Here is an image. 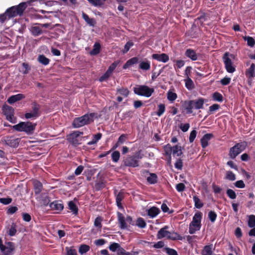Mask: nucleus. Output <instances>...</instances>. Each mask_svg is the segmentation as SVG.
I'll return each mask as SVG.
<instances>
[{
  "instance_id": "7ed1b4c3",
  "label": "nucleus",
  "mask_w": 255,
  "mask_h": 255,
  "mask_svg": "<svg viewBox=\"0 0 255 255\" xmlns=\"http://www.w3.org/2000/svg\"><path fill=\"white\" fill-rule=\"evenodd\" d=\"M36 124L30 122H20L18 124L12 126V128L19 132H24L27 134L33 133L35 129Z\"/></svg>"
},
{
  "instance_id": "f257e3e1",
  "label": "nucleus",
  "mask_w": 255,
  "mask_h": 255,
  "mask_svg": "<svg viewBox=\"0 0 255 255\" xmlns=\"http://www.w3.org/2000/svg\"><path fill=\"white\" fill-rule=\"evenodd\" d=\"M96 116L94 113L85 114L80 117L74 119L73 122V126L75 128H79L86 125H88L93 122Z\"/></svg>"
},
{
  "instance_id": "f03ea898",
  "label": "nucleus",
  "mask_w": 255,
  "mask_h": 255,
  "mask_svg": "<svg viewBox=\"0 0 255 255\" xmlns=\"http://www.w3.org/2000/svg\"><path fill=\"white\" fill-rule=\"evenodd\" d=\"M203 214L200 211H197L193 217L192 221L189 225V233L193 234L198 231L201 228V220Z\"/></svg>"
},
{
  "instance_id": "680f3d73",
  "label": "nucleus",
  "mask_w": 255,
  "mask_h": 255,
  "mask_svg": "<svg viewBox=\"0 0 255 255\" xmlns=\"http://www.w3.org/2000/svg\"><path fill=\"white\" fill-rule=\"evenodd\" d=\"M174 166L175 168L178 170H181L183 167L182 160L180 158L177 159L175 163Z\"/></svg>"
},
{
  "instance_id": "4468645a",
  "label": "nucleus",
  "mask_w": 255,
  "mask_h": 255,
  "mask_svg": "<svg viewBox=\"0 0 255 255\" xmlns=\"http://www.w3.org/2000/svg\"><path fill=\"white\" fill-rule=\"evenodd\" d=\"M152 59L159 62L166 63L168 61L169 56L165 53L153 54L152 55Z\"/></svg>"
},
{
  "instance_id": "6e6552de",
  "label": "nucleus",
  "mask_w": 255,
  "mask_h": 255,
  "mask_svg": "<svg viewBox=\"0 0 255 255\" xmlns=\"http://www.w3.org/2000/svg\"><path fill=\"white\" fill-rule=\"evenodd\" d=\"M246 145L247 143L245 142L236 144L230 149L229 153L230 157L232 159H235L237 155L245 150Z\"/></svg>"
},
{
  "instance_id": "c85d7f7f",
  "label": "nucleus",
  "mask_w": 255,
  "mask_h": 255,
  "mask_svg": "<svg viewBox=\"0 0 255 255\" xmlns=\"http://www.w3.org/2000/svg\"><path fill=\"white\" fill-rule=\"evenodd\" d=\"M101 50V45L99 42H95L93 49L90 52L91 55H96L99 53Z\"/></svg>"
},
{
  "instance_id": "49530a36",
  "label": "nucleus",
  "mask_w": 255,
  "mask_h": 255,
  "mask_svg": "<svg viewBox=\"0 0 255 255\" xmlns=\"http://www.w3.org/2000/svg\"><path fill=\"white\" fill-rule=\"evenodd\" d=\"M120 245L117 243H112L109 247V250L112 252H118Z\"/></svg>"
},
{
  "instance_id": "6ab92c4d",
  "label": "nucleus",
  "mask_w": 255,
  "mask_h": 255,
  "mask_svg": "<svg viewBox=\"0 0 255 255\" xmlns=\"http://www.w3.org/2000/svg\"><path fill=\"white\" fill-rule=\"evenodd\" d=\"M38 201L44 206H47L49 204L50 200L46 193H42L38 197Z\"/></svg>"
},
{
  "instance_id": "20e7f679",
  "label": "nucleus",
  "mask_w": 255,
  "mask_h": 255,
  "mask_svg": "<svg viewBox=\"0 0 255 255\" xmlns=\"http://www.w3.org/2000/svg\"><path fill=\"white\" fill-rule=\"evenodd\" d=\"M143 157L141 150H139L133 155L128 156L124 160V165L130 167H136L139 166V160Z\"/></svg>"
},
{
  "instance_id": "603ef678",
  "label": "nucleus",
  "mask_w": 255,
  "mask_h": 255,
  "mask_svg": "<svg viewBox=\"0 0 255 255\" xmlns=\"http://www.w3.org/2000/svg\"><path fill=\"white\" fill-rule=\"evenodd\" d=\"M226 193L227 196L231 199H235L236 198L237 194L236 192L231 189H228L227 190Z\"/></svg>"
},
{
  "instance_id": "bf43d9fd",
  "label": "nucleus",
  "mask_w": 255,
  "mask_h": 255,
  "mask_svg": "<svg viewBox=\"0 0 255 255\" xmlns=\"http://www.w3.org/2000/svg\"><path fill=\"white\" fill-rule=\"evenodd\" d=\"M39 110V106L36 103H33L32 104L31 112L34 113L35 115H36L38 117Z\"/></svg>"
},
{
  "instance_id": "338daca9",
  "label": "nucleus",
  "mask_w": 255,
  "mask_h": 255,
  "mask_svg": "<svg viewBox=\"0 0 255 255\" xmlns=\"http://www.w3.org/2000/svg\"><path fill=\"white\" fill-rule=\"evenodd\" d=\"M119 62L118 61H115L113 62L108 68V71H109L110 72H111L112 74L114 70L116 69V68L118 65Z\"/></svg>"
},
{
  "instance_id": "f3484780",
  "label": "nucleus",
  "mask_w": 255,
  "mask_h": 255,
  "mask_svg": "<svg viewBox=\"0 0 255 255\" xmlns=\"http://www.w3.org/2000/svg\"><path fill=\"white\" fill-rule=\"evenodd\" d=\"M213 137L212 133H206L203 135L201 139V146L203 148H206L208 145V142Z\"/></svg>"
},
{
  "instance_id": "c03bdc74",
  "label": "nucleus",
  "mask_w": 255,
  "mask_h": 255,
  "mask_svg": "<svg viewBox=\"0 0 255 255\" xmlns=\"http://www.w3.org/2000/svg\"><path fill=\"white\" fill-rule=\"evenodd\" d=\"M82 17L85 20V21L90 26L94 25L95 21L93 19L90 18L87 14L83 12Z\"/></svg>"
},
{
  "instance_id": "a878e982",
  "label": "nucleus",
  "mask_w": 255,
  "mask_h": 255,
  "mask_svg": "<svg viewBox=\"0 0 255 255\" xmlns=\"http://www.w3.org/2000/svg\"><path fill=\"white\" fill-rule=\"evenodd\" d=\"M160 213V210L156 207H152L148 210L147 214L151 218H155Z\"/></svg>"
},
{
  "instance_id": "423d86ee",
  "label": "nucleus",
  "mask_w": 255,
  "mask_h": 255,
  "mask_svg": "<svg viewBox=\"0 0 255 255\" xmlns=\"http://www.w3.org/2000/svg\"><path fill=\"white\" fill-rule=\"evenodd\" d=\"M26 7L25 2H21L16 6H11L6 9V13L8 18L13 17L17 15H21L22 14L24 10Z\"/></svg>"
},
{
  "instance_id": "bb28decb",
  "label": "nucleus",
  "mask_w": 255,
  "mask_h": 255,
  "mask_svg": "<svg viewBox=\"0 0 255 255\" xmlns=\"http://www.w3.org/2000/svg\"><path fill=\"white\" fill-rule=\"evenodd\" d=\"M138 62V58L137 57H132L128 60L123 66L124 69H127L129 66L135 64Z\"/></svg>"
},
{
  "instance_id": "5701e85b",
  "label": "nucleus",
  "mask_w": 255,
  "mask_h": 255,
  "mask_svg": "<svg viewBox=\"0 0 255 255\" xmlns=\"http://www.w3.org/2000/svg\"><path fill=\"white\" fill-rule=\"evenodd\" d=\"M193 106L196 110H199L203 108V105L205 100L203 98H200L197 100H193Z\"/></svg>"
},
{
  "instance_id": "4d7b16f0",
  "label": "nucleus",
  "mask_w": 255,
  "mask_h": 255,
  "mask_svg": "<svg viewBox=\"0 0 255 255\" xmlns=\"http://www.w3.org/2000/svg\"><path fill=\"white\" fill-rule=\"evenodd\" d=\"M111 75L112 73L109 71L107 70L105 74L100 77L99 78V81L101 82L105 81L107 80L111 76Z\"/></svg>"
},
{
  "instance_id": "5fc2aeb1",
  "label": "nucleus",
  "mask_w": 255,
  "mask_h": 255,
  "mask_svg": "<svg viewBox=\"0 0 255 255\" xmlns=\"http://www.w3.org/2000/svg\"><path fill=\"white\" fill-rule=\"evenodd\" d=\"M120 153L118 151H115L112 154V160L114 162H117L120 158Z\"/></svg>"
},
{
  "instance_id": "09e8293b",
  "label": "nucleus",
  "mask_w": 255,
  "mask_h": 255,
  "mask_svg": "<svg viewBox=\"0 0 255 255\" xmlns=\"http://www.w3.org/2000/svg\"><path fill=\"white\" fill-rule=\"evenodd\" d=\"M212 97H213V100L215 101L221 102L223 100V98L222 95L218 92H215L213 94Z\"/></svg>"
},
{
  "instance_id": "c9c22d12",
  "label": "nucleus",
  "mask_w": 255,
  "mask_h": 255,
  "mask_svg": "<svg viewBox=\"0 0 255 255\" xmlns=\"http://www.w3.org/2000/svg\"><path fill=\"white\" fill-rule=\"evenodd\" d=\"M37 60L40 63L45 66L47 65L49 63V59L46 57L44 55H39Z\"/></svg>"
},
{
  "instance_id": "ddd939ff",
  "label": "nucleus",
  "mask_w": 255,
  "mask_h": 255,
  "mask_svg": "<svg viewBox=\"0 0 255 255\" xmlns=\"http://www.w3.org/2000/svg\"><path fill=\"white\" fill-rule=\"evenodd\" d=\"M4 141L7 145L12 147H16L19 144L20 139L13 136L7 137L4 139Z\"/></svg>"
},
{
  "instance_id": "a18cd8bd",
  "label": "nucleus",
  "mask_w": 255,
  "mask_h": 255,
  "mask_svg": "<svg viewBox=\"0 0 255 255\" xmlns=\"http://www.w3.org/2000/svg\"><path fill=\"white\" fill-rule=\"evenodd\" d=\"M248 224L250 228H254L255 227V215H251L249 216Z\"/></svg>"
},
{
  "instance_id": "e433bc0d",
  "label": "nucleus",
  "mask_w": 255,
  "mask_h": 255,
  "mask_svg": "<svg viewBox=\"0 0 255 255\" xmlns=\"http://www.w3.org/2000/svg\"><path fill=\"white\" fill-rule=\"evenodd\" d=\"M134 225L137 226L139 228L143 229L146 226V223L143 218L139 217L137 218L136 223Z\"/></svg>"
},
{
  "instance_id": "052dcab7",
  "label": "nucleus",
  "mask_w": 255,
  "mask_h": 255,
  "mask_svg": "<svg viewBox=\"0 0 255 255\" xmlns=\"http://www.w3.org/2000/svg\"><path fill=\"white\" fill-rule=\"evenodd\" d=\"M133 113V112L131 110L124 112L122 114V119L125 120L127 118H130L132 117Z\"/></svg>"
},
{
  "instance_id": "dca6fc26",
  "label": "nucleus",
  "mask_w": 255,
  "mask_h": 255,
  "mask_svg": "<svg viewBox=\"0 0 255 255\" xmlns=\"http://www.w3.org/2000/svg\"><path fill=\"white\" fill-rule=\"evenodd\" d=\"M49 207L52 210H55L57 212L62 211L64 208L63 204L59 201H54L50 203Z\"/></svg>"
},
{
  "instance_id": "f704fd0d",
  "label": "nucleus",
  "mask_w": 255,
  "mask_h": 255,
  "mask_svg": "<svg viewBox=\"0 0 255 255\" xmlns=\"http://www.w3.org/2000/svg\"><path fill=\"white\" fill-rule=\"evenodd\" d=\"M129 93V92L127 88H121L117 89V94H119L125 98L128 96Z\"/></svg>"
},
{
  "instance_id": "a211bd4d",
  "label": "nucleus",
  "mask_w": 255,
  "mask_h": 255,
  "mask_svg": "<svg viewBox=\"0 0 255 255\" xmlns=\"http://www.w3.org/2000/svg\"><path fill=\"white\" fill-rule=\"evenodd\" d=\"M25 98V96L22 94H18L9 97L7 99V102L10 104H12L17 101H20Z\"/></svg>"
},
{
  "instance_id": "13d9d810",
  "label": "nucleus",
  "mask_w": 255,
  "mask_h": 255,
  "mask_svg": "<svg viewBox=\"0 0 255 255\" xmlns=\"http://www.w3.org/2000/svg\"><path fill=\"white\" fill-rule=\"evenodd\" d=\"M117 255H131L129 252L126 251L123 247L120 245L118 252Z\"/></svg>"
},
{
  "instance_id": "412c9836",
  "label": "nucleus",
  "mask_w": 255,
  "mask_h": 255,
  "mask_svg": "<svg viewBox=\"0 0 255 255\" xmlns=\"http://www.w3.org/2000/svg\"><path fill=\"white\" fill-rule=\"evenodd\" d=\"M246 75L249 79H252L255 77V64L252 63L251 66L247 69Z\"/></svg>"
},
{
  "instance_id": "79ce46f5",
  "label": "nucleus",
  "mask_w": 255,
  "mask_h": 255,
  "mask_svg": "<svg viewBox=\"0 0 255 255\" xmlns=\"http://www.w3.org/2000/svg\"><path fill=\"white\" fill-rule=\"evenodd\" d=\"M225 179L229 181H233L236 179L235 174L231 171L226 172Z\"/></svg>"
},
{
  "instance_id": "e2e57ef3",
  "label": "nucleus",
  "mask_w": 255,
  "mask_h": 255,
  "mask_svg": "<svg viewBox=\"0 0 255 255\" xmlns=\"http://www.w3.org/2000/svg\"><path fill=\"white\" fill-rule=\"evenodd\" d=\"M12 199L10 197L0 198V203L3 205H8L11 203Z\"/></svg>"
},
{
  "instance_id": "9d476101",
  "label": "nucleus",
  "mask_w": 255,
  "mask_h": 255,
  "mask_svg": "<svg viewBox=\"0 0 255 255\" xmlns=\"http://www.w3.org/2000/svg\"><path fill=\"white\" fill-rule=\"evenodd\" d=\"M2 110L8 121L12 123L16 122V118L14 116V109L13 108L9 106H4L3 107Z\"/></svg>"
},
{
  "instance_id": "37998d69",
  "label": "nucleus",
  "mask_w": 255,
  "mask_h": 255,
  "mask_svg": "<svg viewBox=\"0 0 255 255\" xmlns=\"http://www.w3.org/2000/svg\"><path fill=\"white\" fill-rule=\"evenodd\" d=\"M177 97V96L175 93L169 91L167 93V98L170 102L174 101Z\"/></svg>"
},
{
  "instance_id": "2eb2a0df",
  "label": "nucleus",
  "mask_w": 255,
  "mask_h": 255,
  "mask_svg": "<svg viewBox=\"0 0 255 255\" xmlns=\"http://www.w3.org/2000/svg\"><path fill=\"white\" fill-rule=\"evenodd\" d=\"M118 222L119 227L121 229H126L128 228V226L126 223V220L125 216L120 212L117 213Z\"/></svg>"
},
{
  "instance_id": "69168bd1",
  "label": "nucleus",
  "mask_w": 255,
  "mask_h": 255,
  "mask_svg": "<svg viewBox=\"0 0 255 255\" xmlns=\"http://www.w3.org/2000/svg\"><path fill=\"white\" fill-rule=\"evenodd\" d=\"M190 128V124L189 123H186L184 124H181L179 126V128L183 132H186Z\"/></svg>"
},
{
  "instance_id": "a19ab883",
  "label": "nucleus",
  "mask_w": 255,
  "mask_h": 255,
  "mask_svg": "<svg viewBox=\"0 0 255 255\" xmlns=\"http://www.w3.org/2000/svg\"><path fill=\"white\" fill-rule=\"evenodd\" d=\"M157 178V175L155 173H150L147 178V181L149 183L152 184L156 183Z\"/></svg>"
},
{
  "instance_id": "39448f33",
  "label": "nucleus",
  "mask_w": 255,
  "mask_h": 255,
  "mask_svg": "<svg viewBox=\"0 0 255 255\" xmlns=\"http://www.w3.org/2000/svg\"><path fill=\"white\" fill-rule=\"evenodd\" d=\"M133 90L135 94L146 98L151 97L154 92V88H150L145 85H136L133 88Z\"/></svg>"
},
{
  "instance_id": "9b49d317",
  "label": "nucleus",
  "mask_w": 255,
  "mask_h": 255,
  "mask_svg": "<svg viewBox=\"0 0 255 255\" xmlns=\"http://www.w3.org/2000/svg\"><path fill=\"white\" fill-rule=\"evenodd\" d=\"M193 100H185L182 101V110L183 112H185L187 114H191L193 113Z\"/></svg>"
},
{
  "instance_id": "4c0bfd02",
  "label": "nucleus",
  "mask_w": 255,
  "mask_h": 255,
  "mask_svg": "<svg viewBox=\"0 0 255 255\" xmlns=\"http://www.w3.org/2000/svg\"><path fill=\"white\" fill-rule=\"evenodd\" d=\"M163 149L164 151V154L167 156H171L172 153V146L170 144H167L163 146Z\"/></svg>"
},
{
  "instance_id": "0e129e2a",
  "label": "nucleus",
  "mask_w": 255,
  "mask_h": 255,
  "mask_svg": "<svg viewBox=\"0 0 255 255\" xmlns=\"http://www.w3.org/2000/svg\"><path fill=\"white\" fill-rule=\"evenodd\" d=\"M196 135H197V131L196 130H195V129L192 130L190 132L189 138V142L190 143H192L194 141L195 138L196 137Z\"/></svg>"
},
{
  "instance_id": "774afa93",
  "label": "nucleus",
  "mask_w": 255,
  "mask_h": 255,
  "mask_svg": "<svg viewBox=\"0 0 255 255\" xmlns=\"http://www.w3.org/2000/svg\"><path fill=\"white\" fill-rule=\"evenodd\" d=\"M166 252L168 255H178V253L175 250L169 248L165 249Z\"/></svg>"
},
{
  "instance_id": "c756f323",
  "label": "nucleus",
  "mask_w": 255,
  "mask_h": 255,
  "mask_svg": "<svg viewBox=\"0 0 255 255\" xmlns=\"http://www.w3.org/2000/svg\"><path fill=\"white\" fill-rule=\"evenodd\" d=\"M172 154L177 156H180L182 154V147L178 145L172 146Z\"/></svg>"
},
{
  "instance_id": "473e14b6",
  "label": "nucleus",
  "mask_w": 255,
  "mask_h": 255,
  "mask_svg": "<svg viewBox=\"0 0 255 255\" xmlns=\"http://www.w3.org/2000/svg\"><path fill=\"white\" fill-rule=\"evenodd\" d=\"M193 201L195 208L197 209H201L204 205L203 203L201 201L199 198L195 195L193 197Z\"/></svg>"
},
{
  "instance_id": "cd10ccee",
  "label": "nucleus",
  "mask_w": 255,
  "mask_h": 255,
  "mask_svg": "<svg viewBox=\"0 0 255 255\" xmlns=\"http://www.w3.org/2000/svg\"><path fill=\"white\" fill-rule=\"evenodd\" d=\"M212 244L205 246L202 251V255H212Z\"/></svg>"
},
{
  "instance_id": "7c9ffc66",
  "label": "nucleus",
  "mask_w": 255,
  "mask_h": 255,
  "mask_svg": "<svg viewBox=\"0 0 255 255\" xmlns=\"http://www.w3.org/2000/svg\"><path fill=\"white\" fill-rule=\"evenodd\" d=\"M31 32L34 36H38L42 32L40 25H35L31 28Z\"/></svg>"
},
{
  "instance_id": "864d4df0",
  "label": "nucleus",
  "mask_w": 255,
  "mask_h": 255,
  "mask_svg": "<svg viewBox=\"0 0 255 255\" xmlns=\"http://www.w3.org/2000/svg\"><path fill=\"white\" fill-rule=\"evenodd\" d=\"M65 250L66 251L65 255H78L76 250L72 247H66Z\"/></svg>"
},
{
  "instance_id": "8fccbe9b",
  "label": "nucleus",
  "mask_w": 255,
  "mask_h": 255,
  "mask_svg": "<svg viewBox=\"0 0 255 255\" xmlns=\"http://www.w3.org/2000/svg\"><path fill=\"white\" fill-rule=\"evenodd\" d=\"M69 209L73 212L74 214H76L78 212V208L75 204L73 201H70L68 203Z\"/></svg>"
},
{
  "instance_id": "2f4dec72",
  "label": "nucleus",
  "mask_w": 255,
  "mask_h": 255,
  "mask_svg": "<svg viewBox=\"0 0 255 255\" xmlns=\"http://www.w3.org/2000/svg\"><path fill=\"white\" fill-rule=\"evenodd\" d=\"M33 184L35 194L36 195L39 194L42 188V184L38 181H35Z\"/></svg>"
},
{
  "instance_id": "393cba45",
  "label": "nucleus",
  "mask_w": 255,
  "mask_h": 255,
  "mask_svg": "<svg viewBox=\"0 0 255 255\" xmlns=\"http://www.w3.org/2000/svg\"><path fill=\"white\" fill-rule=\"evenodd\" d=\"M124 198V194L123 192H120L116 195V203L117 205L120 209H123V206L122 204V201Z\"/></svg>"
},
{
  "instance_id": "aec40b11",
  "label": "nucleus",
  "mask_w": 255,
  "mask_h": 255,
  "mask_svg": "<svg viewBox=\"0 0 255 255\" xmlns=\"http://www.w3.org/2000/svg\"><path fill=\"white\" fill-rule=\"evenodd\" d=\"M185 55L192 61H196L198 59V56L196 52L192 49H187L185 53Z\"/></svg>"
},
{
  "instance_id": "de8ad7c7",
  "label": "nucleus",
  "mask_w": 255,
  "mask_h": 255,
  "mask_svg": "<svg viewBox=\"0 0 255 255\" xmlns=\"http://www.w3.org/2000/svg\"><path fill=\"white\" fill-rule=\"evenodd\" d=\"M244 40L247 42V44L250 47H254L255 44V39L250 36H245L244 38Z\"/></svg>"
},
{
  "instance_id": "4be33fe9",
  "label": "nucleus",
  "mask_w": 255,
  "mask_h": 255,
  "mask_svg": "<svg viewBox=\"0 0 255 255\" xmlns=\"http://www.w3.org/2000/svg\"><path fill=\"white\" fill-rule=\"evenodd\" d=\"M150 62L146 59L139 62L138 68L139 69L148 71L150 69Z\"/></svg>"
},
{
  "instance_id": "b1692460",
  "label": "nucleus",
  "mask_w": 255,
  "mask_h": 255,
  "mask_svg": "<svg viewBox=\"0 0 255 255\" xmlns=\"http://www.w3.org/2000/svg\"><path fill=\"white\" fill-rule=\"evenodd\" d=\"M16 227V224L12 223L10 225L6 228L7 234L10 236H14L17 232Z\"/></svg>"
},
{
  "instance_id": "1a4fd4ad",
  "label": "nucleus",
  "mask_w": 255,
  "mask_h": 255,
  "mask_svg": "<svg viewBox=\"0 0 255 255\" xmlns=\"http://www.w3.org/2000/svg\"><path fill=\"white\" fill-rule=\"evenodd\" d=\"M14 250V243L8 242L3 244L1 239H0V250L3 255H11Z\"/></svg>"
},
{
  "instance_id": "3c124183",
  "label": "nucleus",
  "mask_w": 255,
  "mask_h": 255,
  "mask_svg": "<svg viewBox=\"0 0 255 255\" xmlns=\"http://www.w3.org/2000/svg\"><path fill=\"white\" fill-rule=\"evenodd\" d=\"M165 110V105L162 104H160L158 106V111L156 113V115L158 117H160L164 113Z\"/></svg>"
},
{
  "instance_id": "ea45409f",
  "label": "nucleus",
  "mask_w": 255,
  "mask_h": 255,
  "mask_svg": "<svg viewBox=\"0 0 255 255\" xmlns=\"http://www.w3.org/2000/svg\"><path fill=\"white\" fill-rule=\"evenodd\" d=\"M185 87L188 90H192L194 87V84L193 81L189 78L188 77L185 80Z\"/></svg>"
},
{
  "instance_id": "f8f14e48",
  "label": "nucleus",
  "mask_w": 255,
  "mask_h": 255,
  "mask_svg": "<svg viewBox=\"0 0 255 255\" xmlns=\"http://www.w3.org/2000/svg\"><path fill=\"white\" fill-rule=\"evenodd\" d=\"M168 229V227L166 226L161 228L157 233V238L158 239L167 238V239L175 240V238L171 236V233L167 231Z\"/></svg>"
},
{
  "instance_id": "6e6d98bb",
  "label": "nucleus",
  "mask_w": 255,
  "mask_h": 255,
  "mask_svg": "<svg viewBox=\"0 0 255 255\" xmlns=\"http://www.w3.org/2000/svg\"><path fill=\"white\" fill-rule=\"evenodd\" d=\"M216 213L213 211H211L208 213V218L212 223L215 222L217 218Z\"/></svg>"
},
{
  "instance_id": "0eeeda50",
  "label": "nucleus",
  "mask_w": 255,
  "mask_h": 255,
  "mask_svg": "<svg viewBox=\"0 0 255 255\" xmlns=\"http://www.w3.org/2000/svg\"><path fill=\"white\" fill-rule=\"evenodd\" d=\"M234 58V55L227 52L225 53L223 56L225 69L227 72L229 73H233L236 71V68L234 66L232 61V59Z\"/></svg>"
},
{
  "instance_id": "72a5a7b5",
  "label": "nucleus",
  "mask_w": 255,
  "mask_h": 255,
  "mask_svg": "<svg viewBox=\"0 0 255 255\" xmlns=\"http://www.w3.org/2000/svg\"><path fill=\"white\" fill-rule=\"evenodd\" d=\"M102 133H98L96 134L93 135L92 140L90 141L87 143L88 145H91L96 144V143L101 138Z\"/></svg>"
},
{
  "instance_id": "58836bf2",
  "label": "nucleus",
  "mask_w": 255,
  "mask_h": 255,
  "mask_svg": "<svg viewBox=\"0 0 255 255\" xmlns=\"http://www.w3.org/2000/svg\"><path fill=\"white\" fill-rule=\"evenodd\" d=\"M90 250V247L87 245H81L79 248V252L81 255L87 253Z\"/></svg>"
}]
</instances>
